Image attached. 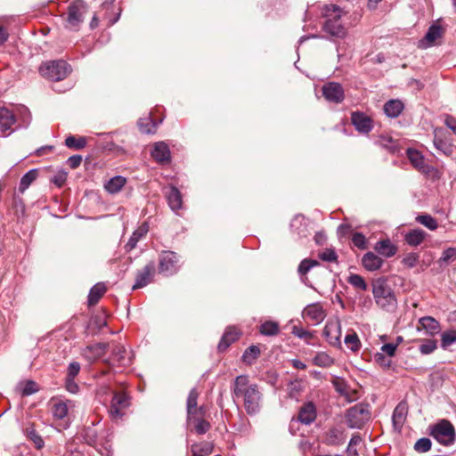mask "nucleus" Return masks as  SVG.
Listing matches in <instances>:
<instances>
[{"instance_id": "1", "label": "nucleus", "mask_w": 456, "mask_h": 456, "mask_svg": "<svg viewBox=\"0 0 456 456\" xmlns=\"http://www.w3.org/2000/svg\"><path fill=\"white\" fill-rule=\"evenodd\" d=\"M231 392L234 400L242 399L248 415L255 416L260 412L263 394L257 384L250 383L248 375L237 376L232 384Z\"/></svg>"}, {"instance_id": "2", "label": "nucleus", "mask_w": 456, "mask_h": 456, "mask_svg": "<svg viewBox=\"0 0 456 456\" xmlns=\"http://www.w3.org/2000/svg\"><path fill=\"white\" fill-rule=\"evenodd\" d=\"M85 442L95 448L102 456H110L112 452L113 432L105 428L101 420H93L83 430Z\"/></svg>"}, {"instance_id": "3", "label": "nucleus", "mask_w": 456, "mask_h": 456, "mask_svg": "<svg viewBox=\"0 0 456 456\" xmlns=\"http://www.w3.org/2000/svg\"><path fill=\"white\" fill-rule=\"evenodd\" d=\"M371 286L377 305L387 312H394L397 307V299L387 278L379 277L374 280Z\"/></svg>"}, {"instance_id": "4", "label": "nucleus", "mask_w": 456, "mask_h": 456, "mask_svg": "<svg viewBox=\"0 0 456 456\" xmlns=\"http://www.w3.org/2000/svg\"><path fill=\"white\" fill-rule=\"evenodd\" d=\"M429 435L440 444L450 446L455 443L456 432L452 422L446 419L429 426Z\"/></svg>"}, {"instance_id": "5", "label": "nucleus", "mask_w": 456, "mask_h": 456, "mask_svg": "<svg viewBox=\"0 0 456 456\" xmlns=\"http://www.w3.org/2000/svg\"><path fill=\"white\" fill-rule=\"evenodd\" d=\"M346 424L351 429H362L370 419V405L357 403L345 412Z\"/></svg>"}, {"instance_id": "6", "label": "nucleus", "mask_w": 456, "mask_h": 456, "mask_svg": "<svg viewBox=\"0 0 456 456\" xmlns=\"http://www.w3.org/2000/svg\"><path fill=\"white\" fill-rule=\"evenodd\" d=\"M39 73L42 77L51 81L64 79L70 71V66L63 60L43 62L39 66Z\"/></svg>"}, {"instance_id": "7", "label": "nucleus", "mask_w": 456, "mask_h": 456, "mask_svg": "<svg viewBox=\"0 0 456 456\" xmlns=\"http://www.w3.org/2000/svg\"><path fill=\"white\" fill-rule=\"evenodd\" d=\"M324 10L327 16L330 15V12H334V18L325 20L323 30L333 37L345 38L347 31L340 21L341 8L336 4H330L326 5Z\"/></svg>"}, {"instance_id": "8", "label": "nucleus", "mask_w": 456, "mask_h": 456, "mask_svg": "<svg viewBox=\"0 0 456 456\" xmlns=\"http://www.w3.org/2000/svg\"><path fill=\"white\" fill-rule=\"evenodd\" d=\"M87 4L84 0H73L68 6L65 27L77 31L84 22Z\"/></svg>"}, {"instance_id": "9", "label": "nucleus", "mask_w": 456, "mask_h": 456, "mask_svg": "<svg viewBox=\"0 0 456 456\" xmlns=\"http://www.w3.org/2000/svg\"><path fill=\"white\" fill-rule=\"evenodd\" d=\"M130 396L124 391L113 392L108 412L112 421L121 420L130 406Z\"/></svg>"}, {"instance_id": "10", "label": "nucleus", "mask_w": 456, "mask_h": 456, "mask_svg": "<svg viewBox=\"0 0 456 456\" xmlns=\"http://www.w3.org/2000/svg\"><path fill=\"white\" fill-rule=\"evenodd\" d=\"M179 256L171 250H164L159 257V273L164 276H172L179 270Z\"/></svg>"}, {"instance_id": "11", "label": "nucleus", "mask_w": 456, "mask_h": 456, "mask_svg": "<svg viewBox=\"0 0 456 456\" xmlns=\"http://www.w3.org/2000/svg\"><path fill=\"white\" fill-rule=\"evenodd\" d=\"M405 153L413 167L420 173L426 175H431L433 173L437 172L436 167L425 162L424 155L419 151L413 148H407Z\"/></svg>"}, {"instance_id": "12", "label": "nucleus", "mask_w": 456, "mask_h": 456, "mask_svg": "<svg viewBox=\"0 0 456 456\" xmlns=\"http://www.w3.org/2000/svg\"><path fill=\"white\" fill-rule=\"evenodd\" d=\"M323 97L330 102L341 103L345 99V91L338 82H327L322 87Z\"/></svg>"}, {"instance_id": "13", "label": "nucleus", "mask_w": 456, "mask_h": 456, "mask_svg": "<svg viewBox=\"0 0 456 456\" xmlns=\"http://www.w3.org/2000/svg\"><path fill=\"white\" fill-rule=\"evenodd\" d=\"M409 406L406 400L400 401L392 414V425L395 433L400 434L407 419Z\"/></svg>"}, {"instance_id": "14", "label": "nucleus", "mask_w": 456, "mask_h": 456, "mask_svg": "<svg viewBox=\"0 0 456 456\" xmlns=\"http://www.w3.org/2000/svg\"><path fill=\"white\" fill-rule=\"evenodd\" d=\"M155 272L156 266L153 261H151L143 268L138 270L133 289L134 290L147 286L152 281Z\"/></svg>"}, {"instance_id": "15", "label": "nucleus", "mask_w": 456, "mask_h": 456, "mask_svg": "<svg viewBox=\"0 0 456 456\" xmlns=\"http://www.w3.org/2000/svg\"><path fill=\"white\" fill-rule=\"evenodd\" d=\"M351 122L355 129L362 134H367L373 129V120L362 111L353 112Z\"/></svg>"}, {"instance_id": "16", "label": "nucleus", "mask_w": 456, "mask_h": 456, "mask_svg": "<svg viewBox=\"0 0 456 456\" xmlns=\"http://www.w3.org/2000/svg\"><path fill=\"white\" fill-rule=\"evenodd\" d=\"M165 196L171 210L177 214V211L183 208V196L181 191L177 187L171 184L166 188Z\"/></svg>"}, {"instance_id": "17", "label": "nucleus", "mask_w": 456, "mask_h": 456, "mask_svg": "<svg viewBox=\"0 0 456 456\" xmlns=\"http://www.w3.org/2000/svg\"><path fill=\"white\" fill-rule=\"evenodd\" d=\"M323 336L332 346H340V324L339 322H327L323 329Z\"/></svg>"}, {"instance_id": "18", "label": "nucleus", "mask_w": 456, "mask_h": 456, "mask_svg": "<svg viewBox=\"0 0 456 456\" xmlns=\"http://www.w3.org/2000/svg\"><path fill=\"white\" fill-rule=\"evenodd\" d=\"M290 231L298 238H306L309 235L307 219L303 215H296L290 222Z\"/></svg>"}, {"instance_id": "19", "label": "nucleus", "mask_w": 456, "mask_h": 456, "mask_svg": "<svg viewBox=\"0 0 456 456\" xmlns=\"http://www.w3.org/2000/svg\"><path fill=\"white\" fill-rule=\"evenodd\" d=\"M240 335L241 332L234 326L227 327L217 345L218 351H225L232 343L240 338Z\"/></svg>"}, {"instance_id": "20", "label": "nucleus", "mask_w": 456, "mask_h": 456, "mask_svg": "<svg viewBox=\"0 0 456 456\" xmlns=\"http://www.w3.org/2000/svg\"><path fill=\"white\" fill-rule=\"evenodd\" d=\"M151 157L159 164H167L171 161V152L168 145L164 142H158L151 151Z\"/></svg>"}, {"instance_id": "21", "label": "nucleus", "mask_w": 456, "mask_h": 456, "mask_svg": "<svg viewBox=\"0 0 456 456\" xmlns=\"http://www.w3.org/2000/svg\"><path fill=\"white\" fill-rule=\"evenodd\" d=\"M303 316L319 324L324 320L326 314L323 307L319 303H313L306 305L304 309Z\"/></svg>"}, {"instance_id": "22", "label": "nucleus", "mask_w": 456, "mask_h": 456, "mask_svg": "<svg viewBox=\"0 0 456 456\" xmlns=\"http://www.w3.org/2000/svg\"><path fill=\"white\" fill-rule=\"evenodd\" d=\"M316 419V407L313 402H307L300 408L297 419L305 425L313 423Z\"/></svg>"}, {"instance_id": "23", "label": "nucleus", "mask_w": 456, "mask_h": 456, "mask_svg": "<svg viewBox=\"0 0 456 456\" xmlns=\"http://www.w3.org/2000/svg\"><path fill=\"white\" fill-rule=\"evenodd\" d=\"M149 232V224L143 222L136 230H134L130 236L128 241L125 245V250L130 252L136 248L138 241L146 236Z\"/></svg>"}, {"instance_id": "24", "label": "nucleus", "mask_w": 456, "mask_h": 456, "mask_svg": "<svg viewBox=\"0 0 456 456\" xmlns=\"http://www.w3.org/2000/svg\"><path fill=\"white\" fill-rule=\"evenodd\" d=\"M111 360L122 367L132 363V356L127 355L125 346L121 344H118L112 348Z\"/></svg>"}, {"instance_id": "25", "label": "nucleus", "mask_w": 456, "mask_h": 456, "mask_svg": "<svg viewBox=\"0 0 456 456\" xmlns=\"http://www.w3.org/2000/svg\"><path fill=\"white\" fill-rule=\"evenodd\" d=\"M383 264L384 260L371 251L365 253L362 257V265L369 272L380 269Z\"/></svg>"}, {"instance_id": "26", "label": "nucleus", "mask_w": 456, "mask_h": 456, "mask_svg": "<svg viewBox=\"0 0 456 456\" xmlns=\"http://www.w3.org/2000/svg\"><path fill=\"white\" fill-rule=\"evenodd\" d=\"M374 249L379 255L387 258L394 256L397 252V247L389 239L377 241Z\"/></svg>"}, {"instance_id": "27", "label": "nucleus", "mask_w": 456, "mask_h": 456, "mask_svg": "<svg viewBox=\"0 0 456 456\" xmlns=\"http://www.w3.org/2000/svg\"><path fill=\"white\" fill-rule=\"evenodd\" d=\"M345 440V431L341 428L333 427L327 431L324 443L327 445L336 446L344 444Z\"/></svg>"}, {"instance_id": "28", "label": "nucleus", "mask_w": 456, "mask_h": 456, "mask_svg": "<svg viewBox=\"0 0 456 456\" xmlns=\"http://www.w3.org/2000/svg\"><path fill=\"white\" fill-rule=\"evenodd\" d=\"M403 109L404 105L399 99H391L387 101L383 106L385 114L390 118H395L399 117Z\"/></svg>"}, {"instance_id": "29", "label": "nucleus", "mask_w": 456, "mask_h": 456, "mask_svg": "<svg viewBox=\"0 0 456 456\" xmlns=\"http://www.w3.org/2000/svg\"><path fill=\"white\" fill-rule=\"evenodd\" d=\"M109 348V344L104 342H98L95 344L89 345L86 347L85 351L86 357L90 360L95 361L102 357Z\"/></svg>"}, {"instance_id": "30", "label": "nucleus", "mask_w": 456, "mask_h": 456, "mask_svg": "<svg viewBox=\"0 0 456 456\" xmlns=\"http://www.w3.org/2000/svg\"><path fill=\"white\" fill-rule=\"evenodd\" d=\"M16 118L12 111L6 108L0 109V131L6 132L8 130L14 131L12 126L15 124Z\"/></svg>"}, {"instance_id": "31", "label": "nucleus", "mask_w": 456, "mask_h": 456, "mask_svg": "<svg viewBox=\"0 0 456 456\" xmlns=\"http://www.w3.org/2000/svg\"><path fill=\"white\" fill-rule=\"evenodd\" d=\"M419 324L428 335L434 336L439 333L441 326L439 322L432 316H424L419 319Z\"/></svg>"}, {"instance_id": "32", "label": "nucleus", "mask_w": 456, "mask_h": 456, "mask_svg": "<svg viewBox=\"0 0 456 456\" xmlns=\"http://www.w3.org/2000/svg\"><path fill=\"white\" fill-rule=\"evenodd\" d=\"M107 291V287L104 282H97L89 290L87 296V304L89 306L95 305L104 293Z\"/></svg>"}, {"instance_id": "33", "label": "nucleus", "mask_w": 456, "mask_h": 456, "mask_svg": "<svg viewBox=\"0 0 456 456\" xmlns=\"http://www.w3.org/2000/svg\"><path fill=\"white\" fill-rule=\"evenodd\" d=\"M443 32L444 29L440 25L436 23L431 24L428 28L424 39L420 41V45H424V41H427L428 44L425 45V47L432 45L436 39L442 37Z\"/></svg>"}, {"instance_id": "34", "label": "nucleus", "mask_w": 456, "mask_h": 456, "mask_svg": "<svg viewBox=\"0 0 456 456\" xmlns=\"http://www.w3.org/2000/svg\"><path fill=\"white\" fill-rule=\"evenodd\" d=\"M126 183V178L122 175H115L107 181L104 189L110 194H116L121 191Z\"/></svg>"}, {"instance_id": "35", "label": "nucleus", "mask_w": 456, "mask_h": 456, "mask_svg": "<svg viewBox=\"0 0 456 456\" xmlns=\"http://www.w3.org/2000/svg\"><path fill=\"white\" fill-rule=\"evenodd\" d=\"M37 168H32L25 173L20 180L18 192L23 194L25 191L30 186V184L37 179Z\"/></svg>"}, {"instance_id": "36", "label": "nucleus", "mask_w": 456, "mask_h": 456, "mask_svg": "<svg viewBox=\"0 0 456 456\" xmlns=\"http://www.w3.org/2000/svg\"><path fill=\"white\" fill-rule=\"evenodd\" d=\"M425 237L426 232L421 229H412L404 235V240L408 245L417 247L423 242Z\"/></svg>"}, {"instance_id": "37", "label": "nucleus", "mask_w": 456, "mask_h": 456, "mask_svg": "<svg viewBox=\"0 0 456 456\" xmlns=\"http://www.w3.org/2000/svg\"><path fill=\"white\" fill-rule=\"evenodd\" d=\"M23 433L26 437L34 444L36 449L40 450L45 446L43 437L37 433L32 425L24 428Z\"/></svg>"}, {"instance_id": "38", "label": "nucleus", "mask_w": 456, "mask_h": 456, "mask_svg": "<svg viewBox=\"0 0 456 456\" xmlns=\"http://www.w3.org/2000/svg\"><path fill=\"white\" fill-rule=\"evenodd\" d=\"M68 403H71V401L64 402L62 400H58L53 403L52 413L54 419H64L67 417L69 411Z\"/></svg>"}, {"instance_id": "39", "label": "nucleus", "mask_w": 456, "mask_h": 456, "mask_svg": "<svg viewBox=\"0 0 456 456\" xmlns=\"http://www.w3.org/2000/svg\"><path fill=\"white\" fill-rule=\"evenodd\" d=\"M199 397V392L196 387H193L189 392L187 402H186V411L187 420H191L193 417V411H196L197 402Z\"/></svg>"}, {"instance_id": "40", "label": "nucleus", "mask_w": 456, "mask_h": 456, "mask_svg": "<svg viewBox=\"0 0 456 456\" xmlns=\"http://www.w3.org/2000/svg\"><path fill=\"white\" fill-rule=\"evenodd\" d=\"M137 126L141 133L145 134H154L158 123L154 121L151 117L141 118L137 121Z\"/></svg>"}, {"instance_id": "41", "label": "nucleus", "mask_w": 456, "mask_h": 456, "mask_svg": "<svg viewBox=\"0 0 456 456\" xmlns=\"http://www.w3.org/2000/svg\"><path fill=\"white\" fill-rule=\"evenodd\" d=\"M379 144L382 148L387 150V151H389L392 154H401L402 148L399 145V142L394 140L392 137L381 136L379 140Z\"/></svg>"}, {"instance_id": "42", "label": "nucleus", "mask_w": 456, "mask_h": 456, "mask_svg": "<svg viewBox=\"0 0 456 456\" xmlns=\"http://www.w3.org/2000/svg\"><path fill=\"white\" fill-rule=\"evenodd\" d=\"M260 349L257 346L251 345L243 353L241 360L243 362L251 365L260 355Z\"/></svg>"}, {"instance_id": "43", "label": "nucleus", "mask_w": 456, "mask_h": 456, "mask_svg": "<svg viewBox=\"0 0 456 456\" xmlns=\"http://www.w3.org/2000/svg\"><path fill=\"white\" fill-rule=\"evenodd\" d=\"M18 387L22 396H29L39 391L38 385L32 379L19 383Z\"/></svg>"}, {"instance_id": "44", "label": "nucleus", "mask_w": 456, "mask_h": 456, "mask_svg": "<svg viewBox=\"0 0 456 456\" xmlns=\"http://www.w3.org/2000/svg\"><path fill=\"white\" fill-rule=\"evenodd\" d=\"M214 445L212 443L204 442L192 445L191 452L193 456H208L213 452Z\"/></svg>"}, {"instance_id": "45", "label": "nucleus", "mask_w": 456, "mask_h": 456, "mask_svg": "<svg viewBox=\"0 0 456 456\" xmlns=\"http://www.w3.org/2000/svg\"><path fill=\"white\" fill-rule=\"evenodd\" d=\"M280 328L276 322L266 321L260 325L259 332L264 336H275L279 333Z\"/></svg>"}, {"instance_id": "46", "label": "nucleus", "mask_w": 456, "mask_h": 456, "mask_svg": "<svg viewBox=\"0 0 456 456\" xmlns=\"http://www.w3.org/2000/svg\"><path fill=\"white\" fill-rule=\"evenodd\" d=\"M86 145V138L84 136L76 137L69 135L65 139V146L69 149L81 150Z\"/></svg>"}, {"instance_id": "47", "label": "nucleus", "mask_w": 456, "mask_h": 456, "mask_svg": "<svg viewBox=\"0 0 456 456\" xmlns=\"http://www.w3.org/2000/svg\"><path fill=\"white\" fill-rule=\"evenodd\" d=\"M319 262L314 259L305 258L303 259L297 267V273L300 276V279L303 280V277L306 275V273L314 266L319 265Z\"/></svg>"}, {"instance_id": "48", "label": "nucleus", "mask_w": 456, "mask_h": 456, "mask_svg": "<svg viewBox=\"0 0 456 456\" xmlns=\"http://www.w3.org/2000/svg\"><path fill=\"white\" fill-rule=\"evenodd\" d=\"M416 221L430 231H435L438 227L437 221L429 214L419 215L416 217Z\"/></svg>"}, {"instance_id": "49", "label": "nucleus", "mask_w": 456, "mask_h": 456, "mask_svg": "<svg viewBox=\"0 0 456 456\" xmlns=\"http://www.w3.org/2000/svg\"><path fill=\"white\" fill-rule=\"evenodd\" d=\"M189 422L194 423L195 432L199 435L206 434L211 428L210 423L204 419L203 418H192L191 420H188Z\"/></svg>"}, {"instance_id": "50", "label": "nucleus", "mask_w": 456, "mask_h": 456, "mask_svg": "<svg viewBox=\"0 0 456 456\" xmlns=\"http://www.w3.org/2000/svg\"><path fill=\"white\" fill-rule=\"evenodd\" d=\"M107 326V321L101 315H95L88 325L87 329L92 330V334H98L102 328Z\"/></svg>"}, {"instance_id": "51", "label": "nucleus", "mask_w": 456, "mask_h": 456, "mask_svg": "<svg viewBox=\"0 0 456 456\" xmlns=\"http://www.w3.org/2000/svg\"><path fill=\"white\" fill-rule=\"evenodd\" d=\"M344 341L353 352H357L361 348V341L358 338V335L354 331L347 333Z\"/></svg>"}, {"instance_id": "52", "label": "nucleus", "mask_w": 456, "mask_h": 456, "mask_svg": "<svg viewBox=\"0 0 456 456\" xmlns=\"http://www.w3.org/2000/svg\"><path fill=\"white\" fill-rule=\"evenodd\" d=\"M348 283H350L354 288L367 290L368 285L365 280L360 275L356 273H351L347 279Z\"/></svg>"}, {"instance_id": "53", "label": "nucleus", "mask_w": 456, "mask_h": 456, "mask_svg": "<svg viewBox=\"0 0 456 456\" xmlns=\"http://www.w3.org/2000/svg\"><path fill=\"white\" fill-rule=\"evenodd\" d=\"M433 143L436 149L443 152L444 155L448 156L452 152V144L438 137L436 134H435Z\"/></svg>"}, {"instance_id": "54", "label": "nucleus", "mask_w": 456, "mask_h": 456, "mask_svg": "<svg viewBox=\"0 0 456 456\" xmlns=\"http://www.w3.org/2000/svg\"><path fill=\"white\" fill-rule=\"evenodd\" d=\"M313 363L319 367H329L333 363V359L326 353H318L314 357Z\"/></svg>"}, {"instance_id": "55", "label": "nucleus", "mask_w": 456, "mask_h": 456, "mask_svg": "<svg viewBox=\"0 0 456 456\" xmlns=\"http://www.w3.org/2000/svg\"><path fill=\"white\" fill-rule=\"evenodd\" d=\"M456 259V248H448L442 253L441 257L438 260L440 265H448L450 262Z\"/></svg>"}, {"instance_id": "56", "label": "nucleus", "mask_w": 456, "mask_h": 456, "mask_svg": "<svg viewBox=\"0 0 456 456\" xmlns=\"http://www.w3.org/2000/svg\"><path fill=\"white\" fill-rule=\"evenodd\" d=\"M432 442L428 437H421L418 439L413 446L417 452H427L431 449Z\"/></svg>"}, {"instance_id": "57", "label": "nucleus", "mask_w": 456, "mask_h": 456, "mask_svg": "<svg viewBox=\"0 0 456 456\" xmlns=\"http://www.w3.org/2000/svg\"><path fill=\"white\" fill-rule=\"evenodd\" d=\"M456 343V330L445 331L442 334L441 346L446 348Z\"/></svg>"}, {"instance_id": "58", "label": "nucleus", "mask_w": 456, "mask_h": 456, "mask_svg": "<svg viewBox=\"0 0 456 456\" xmlns=\"http://www.w3.org/2000/svg\"><path fill=\"white\" fill-rule=\"evenodd\" d=\"M419 256L418 253L411 252V253L406 254L403 257L402 264L408 268H413L417 265V264L419 262Z\"/></svg>"}, {"instance_id": "59", "label": "nucleus", "mask_w": 456, "mask_h": 456, "mask_svg": "<svg viewBox=\"0 0 456 456\" xmlns=\"http://www.w3.org/2000/svg\"><path fill=\"white\" fill-rule=\"evenodd\" d=\"M352 243L354 247L358 248L359 249H365L367 248V240L366 237L362 232H354L352 236Z\"/></svg>"}, {"instance_id": "60", "label": "nucleus", "mask_w": 456, "mask_h": 456, "mask_svg": "<svg viewBox=\"0 0 456 456\" xmlns=\"http://www.w3.org/2000/svg\"><path fill=\"white\" fill-rule=\"evenodd\" d=\"M437 348L436 341L434 339H427L424 343L419 346V352L422 354H429Z\"/></svg>"}, {"instance_id": "61", "label": "nucleus", "mask_w": 456, "mask_h": 456, "mask_svg": "<svg viewBox=\"0 0 456 456\" xmlns=\"http://www.w3.org/2000/svg\"><path fill=\"white\" fill-rule=\"evenodd\" d=\"M320 259L325 262H336L338 260V255L333 248H326L323 252L319 254Z\"/></svg>"}, {"instance_id": "62", "label": "nucleus", "mask_w": 456, "mask_h": 456, "mask_svg": "<svg viewBox=\"0 0 456 456\" xmlns=\"http://www.w3.org/2000/svg\"><path fill=\"white\" fill-rule=\"evenodd\" d=\"M80 371V364L77 362H72L69 364L67 369V375L65 379H75Z\"/></svg>"}, {"instance_id": "63", "label": "nucleus", "mask_w": 456, "mask_h": 456, "mask_svg": "<svg viewBox=\"0 0 456 456\" xmlns=\"http://www.w3.org/2000/svg\"><path fill=\"white\" fill-rule=\"evenodd\" d=\"M292 334L299 338L309 339L314 337L313 333L301 327L294 326L292 328Z\"/></svg>"}, {"instance_id": "64", "label": "nucleus", "mask_w": 456, "mask_h": 456, "mask_svg": "<svg viewBox=\"0 0 456 456\" xmlns=\"http://www.w3.org/2000/svg\"><path fill=\"white\" fill-rule=\"evenodd\" d=\"M398 343H387L381 346V353L386 354L389 357H393L395 354Z\"/></svg>"}]
</instances>
